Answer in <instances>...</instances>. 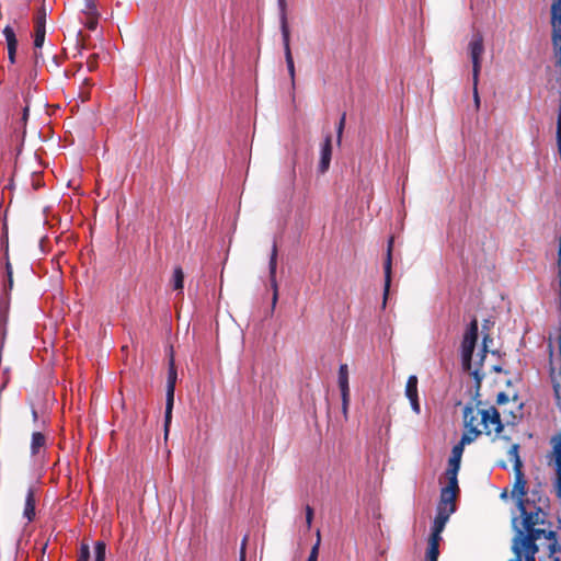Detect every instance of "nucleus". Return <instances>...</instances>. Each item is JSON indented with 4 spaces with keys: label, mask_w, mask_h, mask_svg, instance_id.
<instances>
[{
    "label": "nucleus",
    "mask_w": 561,
    "mask_h": 561,
    "mask_svg": "<svg viewBox=\"0 0 561 561\" xmlns=\"http://www.w3.org/2000/svg\"><path fill=\"white\" fill-rule=\"evenodd\" d=\"M546 511L529 513L524 519L512 517V538L511 550L514 554L508 561H536V554L539 552L537 540L541 537L549 541L548 551L553 556L561 551L557 533L546 529L545 526L550 523L547 519Z\"/></svg>",
    "instance_id": "1"
},
{
    "label": "nucleus",
    "mask_w": 561,
    "mask_h": 561,
    "mask_svg": "<svg viewBox=\"0 0 561 561\" xmlns=\"http://www.w3.org/2000/svg\"><path fill=\"white\" fill-rule=\"evenodd\" d=\"M465 432H473L476 439L479 435L494 434L496 437L503 431L501 414L494 407L481 408L480 402L476 405H466L463 409Z\"/></svg>",
    "instance_id": "2"
},
{
    "label": "nucleus",
    "mask_w": 561,
    "mask_h": 561,
    "mask_svg": "<svg viewBox=\"0 0 561 561\" xmlns=\"http://www.w3.org/2000/svg\"><path fill=\"white\" fill-rule=\"evenodd\" d=\"M478 339V321L473 319L467 329L463 340L461 343V358L462 366L469 374L474 378L479 386L484 377V373L481 371L485 354H486V337L483 340V347L477 354L473 353L476 342Z\"/></svg>",
    "instance_id": "3"
},
{
    "label": "nucleus",
    "mask_w": 561,
    "mask_h": 561,
    "mask_svg": "<svg viewBox=\"0 0 561 561\" xmlns=\"http://www.w3.org/2000/svg\"><path fill=\"white\" fill-rule=\"evenodd\" d=\"M516 471V480L512 489V496L516 499V505L519 512V516H516L518 519H524L529 513H534L537 511H545L541 506H537L529 501V499H524L525 495V485L526 482L523 478L520 468Z\"/></svg>",
    "instance_id": "4"
},
{
    "label": "nucleus",
    "mask_w": 561,
    "mask_h": 561,
    "mask_svg": "<svg viewBox=\"0 0 561 561\" xmlns=\"http://www.w3.org/2000/svg\"><path fill=\"white\" fill-rule=\"evenodd\" d=\"M468 54L472 62V80L479 83L482 56L484 54L483 35L481 32L477 31L472 34L468 44Z\"/></svg>",
    "instance_id": "5"
},
{
    "label": "nucleus",
    "mask_w": 561,
    "mask_h": 561,
    "mask_svg": "<svg viewBox=\"0 0 561 561\" xmlns=\"http://www.w3.org/2000/svg\"><path fill=\"white\" fill-rule=\"evenodd\" d=\"M176 377H178V375H176V370L174 367V362H173V358H171L170 367H169V371H168L167 393H165V415H164L165 435L168 434L169 426L171 423V417H172Z\"/></svg>",
    "instance_id": "6"
},
{
    "label": "nucleus",
    "mask_w": 561,
    "mask_h": 561,
    "mask_svg": "<svg viewBox=\"0 0 561 561\" xmlns=\"http://www.w3.org/2000/svg\"><path fill=\"white\" fill-rule=\"evenodd\" d=\"M552 42L556 55L561 59V0H557L551 5Z\"/></svg>",
    "instance_id": "7"
},
{
    "label": "nucleus",
    "mask_w": 561,
    "mask_h": 561,
    "mask_svg": "<svg viewBox=\"0 0 561 561\" xmlns=\"http://www.w3.org/2000/svg\"><path fill=\"white\" fill-rule=\"evenodd\" d=\"M458 488L445 486L440 491V499L437 506V511H444L454 513L456 510L455 501L457 496Z\"/></svg>",
    "instance_id": "8"
},
{
    "label": "nucleus",
    "mask_w": 561,
    "mask_h": 561,
    "mask_svg": "<svg viewBox=\"0 0 561 561\" xmlns=\"http://www.w3.org/2000/svg\"><path fill=\"white\" fill-rule=\"evenodd\" d=\"M392 243H393V240L390 239V241L388 243V249H387V257H386L385 266H383V268H385V287H383V301H382L383 308L386 307V302H387V298H388L390 285H391Z\"/></svg>",
    "instance_id": "9"
},
{
    "label": "nucleus",
    "mask_w": 561,
    "mask_h": 561,
    "mask_svg": "<svg viewBox=\"0 0 561 561\" xmlns=\"http://www.w3.org/2000/svg\"><path fill=\"white\" fill-rule=\"evenodd\" d=\"M333 152L332 142H323L320 149L319 173L323 174L329 170Z\"/></svg>",
    "instance_id": "10"
},
{
    "label": "nucleus",
    "mask_w": 561,
    "mask_h": 561,
    "mask_svg": "<svg viewBox=\"0 0 561 561\" xmlns=\"http://www.w3.org/2000/svg\"><path fill=\"white\" fill-rule=\"evenodd\" d=\"M4 37L8 44V56L11 64L15 62V54L18 48V39L11 26H5L3 30Z\"/></svg>",
    "instance_id": "11"
},
{
    "label": "nucleus",
    "mask_w": 561,
    "mask_h": 561,
    "mask_svg": "<svg viewBox=\"0 0 561 561\" xmlns=\"http://www.w3.org/2000/svg\"><path fill=\"white\" fill-rule=\"evenodd\" d=\"M337 382L341 391V399L350 398L348 367L346 364L340 365Z\"/></svg>",
    "instance_id": "12"
},
{
    "label": "nucleus",
    "mask_w": 561,
    "mask_h": 561,
    "mask_svg": "<svg viewBox=\"0 0 561 561\" xmlns=\"http://www.w3.org/2000/svg\"><path fill=\"white\" fill-rule=\"evenodd\" d=\"M23 515L28 522H31L35 516V495L32 488L28 489L26 494Z\"/></svg>",
    "instance_id": "13"
},
{
    "label": "nucleus",
    "mask_w": 561,
    "mask_h": 561,
    "mask_svg": "<svg viewBox=\"0 0 561 561\" xmlns=\"http://www.w3.org/2000/svg\"><path fill=\"white\" fill-rule=\"evenodd\" d=\"M474 440H476V434L473 432L463 433L459 444L454 446V448L451 450V456H457V457L461 458L465 446L468 444H471Z\"/></svg>",
    "instance_id": "14"
},
{
    "label": "nucleus",
    "mask_w": 561,
    "mask_h": 561,
    "mask_svg": "<svg viewBox=\"0 0 561 561\" xmlns=\"http://www.w3.org/2000/svg\"><path fill=\"white\" fill-rule=\"evenodd\" d=\"M46 444V438L41 432H34L31 442V454L36 456Z\"/></svg>",
    "instance_id": "15"
},
{
    "label": "nucleus",
    "mask_w": 561,
    "mask_h": 561,
    "mask_svg": "<svg viewBox=\"0 0 561 561\" xmlns=\"http://www.w3.org/2000/svg\"><path fill=\"white\" fill-rule=\"evenodd\" d=\"M405 397L411 400L413 398L419 397L417 392V377L415 375H411L405 383V390H404Z\"/></svg>",
    "instance_id": "16"
},
{
    "label": "nucleus",
    "mask_w": 561,
    "mask_h": 561,
    "mask_svg": "<svg viewBox=\"0 0 561 561\" xmlns=\"http://www.w3.org/2000/svg\"><path fill=\"white\" fill-rule=\"evenodd\" d=\"M451 513L444 512V511H437V515L434 519L433 524V530H436V533H442L445 528L446 523L448 522Z\"/></svg>",
    "instance_id": "17"
},
{
    "label": "nucleus",
    "mask_w": 561,
    "mask_h": 561,
    "mask_svg": "<svg viewBox=\"0 0 561 561\" xmlns=\"http://www.w3.org/2000/svg\"><path fill=\"white\" fill-rule=\"evenodd\" d=\"M280 31H282V37H283L284 54L291 53V50H290V32H289L287 20L283 19V22H280Z\"/></svg>",
    "instance_id": "18"
},
{
    "label": "nucleus",
    "mask_w": 561,
    "mask_h": 561,
    "mask_svg": "<svg viewBox=\"0 0 561 561\" xmlns=\"http://www.w3.org/2000/svg\"><path fill=\"white\" fill-rule=\"evenodd\" d=\"M184 274L181 267L174 268L172 276V286L175 290L183 289Z\"/></svg>",
    "instance_id": "19"
},
{
    "label": "nucleus",
    "mask_w": 561,
    "mask_h": 561,
    "mask_svg": "<svg viewBox=\"0 0 561 561\" xmlns=\"http://www.w3.org/2000/svg\"><path fill=\"white\" fill-rule=\"evenodd\" d=\"M27 118H28V105H26L23 108L22 117L20 119L21 126L19 128L18 127L15 128V131L16 133L19 131L18 137H21L22 139H25L27 136L26 129H25V124H26Z\"/></svg>",
    "instance_id": "20"
},
{
    "label": "nucleus",
    "mask_w": 561,
    "mask_h": 561,
    "mask_svg": "<svg viewBox=\"0 0 561 561\" xmlns=\"http://www.w3.org/2000/svg\"><path fill=\"white\" fill-rule=\"evenodd\" d=\"M45 34H46V28H43L42 25H38L37 27L34 28V47L36 49L43 47V44L45 41Z\"/></svg>",
    "instance_id": "21"
},
{
    "label": "nucleus",
    "mask_w": 561,
    "mask_h": 561,
    "mask_svg": "<svg viewBox=\"0 0 561 561\" xmlns=\"http://www.w3.org/2000/svg\"><path fill=\"white\" fill-rule=\"evenodd\" d=\"M276 267H277V247L274 243L272 247V252H271L270 262H268L270 277L276 276Z\"/></svg>",
    "instance_id": "22"
},
{
    "label": "nucleus",
    "mask_w": 561,
    "mask_h": 561,
    "mask_svg": "<svg viewBox=\"0 0 561 561\" xmlns=\"http://www.w3.org/2000/svg\"><path fill=\"white\" fill-rule=\"evenodd\" d=\"M550 377H551V381H552L554 393L559 398V393H560V389H561V382H560V380H561V369L552 368Z\"/></svg>",
    "instance_id": "23"
},
{
    "label": "nucleus",
    "mask_w": 561,
    "mask_h": 561,
    "mask_svg": "<svg viewBox=\"0 0 561 561\" xmlns=\"http://www.w3.org/2000/svg\"><path fill=\"white\" fill-rule=\"evenodd\" d=\"M519 446L517 444H513L508 450L510 459L514 462V469L518 470L522 467V461L518 455Z\"/></svg>",
    "instance_id": "24"
},
{
    "label": "nucleus",
    "mask_w": 561,
    "mask_h": 561,
    "mask_svg": "<svg viewBox=\"0 0 561 561\" xmlns=\"http://www.w3.org/2000/svg\"><path fill=\"white\" fill-rule=\"evenodd\" d=\"M285 60L290 77L291 87L295 88V64L291 53L285 54Z\"/></svg>",
    "instance_id": "25"
},
{
    "label": "nucleus",
    "mask_w": 561,
    "mask_h": 561,
    "mask_svg": "<svg viewBox=\"0 0 561 561\" xmlns=\"http://www.w3.org/2000/svg\"><path fill=\"white\" fill-rule=\"evenodd\" d=\"M458 471H459V469L448 467V469L446 470V477L448 479L447 486L458 488V480H457Z\"/></svg>",
    "instance_id": "26"
},
{
    "label": "nucleus",
    "mask_w": 561,
    "mask_h": 561,
    "mask_svg": "<svg viewBox=\"0 0 561 561\" xmlns=\"http://www.w3.org/2000/svg\"><path fill=\"white\" fill-rule=\"evenodd\" d=\"M106 546L103 541H98L94 547L95 560L105 561Z\"/></svg>",
    "instance_id": "27"
},
{
    "label": "nucleus",
    "mask_w": 561,
    "mask_h": 561,
    "mask_svg": "<svg viewBox=\"0 0 561 561\" xmlns=\"http://www.w3.org/2000/svg\"><path fill=\"white\" fill-rule=\"evenodd\" d=\"M439 554L438 546L435 543H428L426 559L427 561H437Z\"/></svg>",
    "instance_id": "28"
},
{
    "label": "nucleus",
    "mask_w": 561,
    "mask_h": 561,
    "mask_svg": "<svg viewBox=\"0 0 561 561\" xmlns=\"http://www.w3.org/2000/svg\"><path fill=\"white\" fill-rule=\"evenodd\" d=\"M53 129L46 125L36 134V136L43 140H49L53 137ZM31 137H35V135H31Z\"/></svg>",
    "instance_id": "29"
},
{
    "label": "nucleus",
    "mask_w": 561,
    "mask_h": 561,
    "mask_svg": "<svg viewBox=\"0 0 561 561\" xmlns=\"http://www.w3.org/2000/svg\"><path fill=\"white\" fill-rule=\"evenodd\" d=\"M278 9H279V22L287 20V3L286 0H278Z\"/></svg>",
    "instance_id": "30"
},
{
    "label": "nucleus",
    "mask_w": 561,
    "mask_h": 561,
    "mask_svg": "<svg viewBox=\"0 0 561 561\" xmlns=\"http://www.w3.org/2000/svg\"><path fill=\"white\" fill-rule=\"evenodd\" d=\"M90 560V548L88 545H82L80 548V556L77 561H89Z\"/></svg>",
    "instance_id": "31"
},
{
    "label": "nucleus",
    "mask_w": 561,
    "mask_h": 561,
    "mask_svg": "<svg viewBox=\"0 0 561 561\" xmlns=\"http://www.w3.org/2000/svg\"><path fill=\"white\" fill-rule=\"evenodd\" d=\"M320 540L318 539L311 548L310 554L307 561H318Z\"/></svg>",
    "instance_id": "32"
},
{
    "label": "nucleus",
    "mask_w": 561,
    "mask_h": 561,
    "mask_svg": "<svg viewBox=\"0 0 561 561\" xmlns=\"http://www.w3.org/2000/svg\"><path fill=\"white\" fill-rule=\"evenodd\" d=\"M85 1V10L84 13L87 15L96 14V5L94 0H84Z\"/></svg>",
    "instance_id": "33"
},
{
    "label": "nucleus",
    "mask_w": 561,
    "mask_h": 561,
    "mask_svg": "<svg viewBox=\"0 0 561 561\" xmlns=\"http://www.w3.org/2000/svg\"><path fill=\"white\" fill-rule=\"evenodd\" d=\"M472 84H473V103H474V107L476 110L478 111L480 108V96H479V92H478V83H476V81L472 80Z\"/></svg>",
    "instance_id": "34"
},
{
    "label": "nucleus",
    "mask_w": 561,
    "mask_h": 561,
    "mask_svg": "<svg viewBox=\"0 0 561 561\" xmlns=\"http://www.w3.org/2000/svg\"><path fill=\"white\" fill-rule=\"evenodd\" d=\"M87 22H85V25L90 28V30H95L96 25H98V14H92V15H87Z\"/></svg>",
    "instance_id": "35"
},
{
    "label": "nucleus",
    "mask_w": 561,
    "mask_h": 561,
    "mask_svg": "<svg viewBox=\"0 0 561 561\" xmlns=\"http://www.w3.org/2000/svg\"><path fill=\"white\" fill-rule=\"evenodd\" d=\"M45 18H46V13H45V11H44V10H42V11L37 14V16H36V19H35V25H34V28H35V27H37L38 25H42V26H43V28H45V22H46V21H45Z\"/></svg>",
    "instance_id": "36"
},
{
    "label": "nucleus",
    "mask_w": 561,
    "mask_h": 561,
    "mask_svg": "<svg viewBox=\"0 0 561 561\" xmlns=\"http://www.w3.org/2000/svg\"><path fill=\"white\" fill-rule=\"evenodd\" d=\"M409 401H410L412 411L415 414H420L421 413V405H420V402H419V397L417 398H413V399H411Z\"/></svg>",
    "instance_id": "37"
},
{
    "label": "nucleus",
    "mask_w": 561,
    "mask_h": 561,
    "mask_svg": "<svg viewBox=\"0 0 561 561\" xmlns=\"http://www.w3.org/2000/svg\"><path fill=\"white\" fill-rule=\"evenodd\" d=\"M460 460H461V458H460V457L451 456V457L449 458V461H448V467H449V468H456V469H459V468H460Z\"/></svg>",
    "instance_id": "38"
},
{
    "label": "nucleus",
    "mask_w": 561,
    "mask_h": 561,
    "mask_svg": "<svg viewBox=\"0 0 561 561\" xmlns=\"http://www.w3.org/2000/svg\"><path fill=\"white\" fill-rule=\"evenodd\" d=\"M312 518H313V510L310 506H307L306 507V523H307L308 528L311 526Z\"/></svg>",
    "instance_id": "39"
},
{
    "label": "nucleus",
    "mask_w": 561,
    "mask_h": 561,
    "mask_svg": "<svg viewBox=\"0 0 561 561\" xmlns=\"http://www.w3.org/2000/svg\"><path fill=\"white\" fill-rule=\"evenodd\" d=\"M348 405H350V398L342 399V413L345 419H347Z\"/></svg>",
    "instance_id": "40"
},
{
    "label": "nucleus",
    "mask_w": 561,
    "mask_h": 561,
    "mask_svg": "<svg viewBox=\"0 0 561 561\" xmlns=\"http://www.w3.org/2000/svg\"><path fill=\"white\" fill-rule=\"evenodd\" d=\"M439 540H440V533H436V530L432 529V535H431L428 543H435V546H438Z\"/></svg>",
    "instance_id": "41"
},
{
    "label": "nucleus",
    "mask_w": 561,
    "mask_h": 561,
    "mask_svg": "<svg viewBox=\"0 0 561 561\" xmlns=\"http://www.w3.org/2000/svg\"><path fill=\"white\" fill-rule=\"evenodd\" d=\"M248 536H245L241 542L240 548V560L239 561H245V546H247Z\"/></svg>",
    "instance_id": "42"
},
{
    "label": "nucleus",
    "mask_w": 561,
    "mask_h": 561,
    "mask_svg": "<svg viewBox=\"0 0 561 561\" xmlns=\"http://www.w3.org/2000/svg\"><path fill=\"white\" fill-rule=\"evenodd\" d=\"M270 285H271L273 293H278V284L276 280V276L270 277Z\"/></svg>",
    "instance_id": "43"
},
{
    "label": "nucleus",
    "mask_w": 561,
    "mask_h": 561,
    "mask_svg": "<svg viewBox=\"0 0 561 561\" xmlns=\"http://www.w3.org/2000/svg\"><path fill=\"white\" fill-rule=\"evenodd\" d=\"M557 140H561V114L558 116Z\"/></svg>",
    "instance_id": "44"
},
{
    "label": "nucleus",
    "mask_w": 561,
    "mask_h": 561,
    "mask_svg": "<svg viewBox=\"0 0 561 561\" xmlns=\"http://www.w3.org/2000/svg\"><path fill=\"white\" fill-rule=\"evenodd\" d=\"M344 122H345V116L343 115L341 121H340L339 129H337V137H339V139L342 136V129H343V126H344Z\"/></svg>",
    "instance_id": "45"
},
{
    "label": "nucleus",
    "mask_w": 561,
    "mask_h": 561,
    "mask_svg": "<svg viewBox=\"0 0 561 561\" xmlns=\"http://www.w3.org/2000/svg\"><path fill=\"white\" fill-rule=\"evenodd\" d=\"M506 401H507V396H506L505 393H503V392L499 393V396H497V402H499L500 404H502V403H504V402H506Z\"/></svg>",
    "instance_id": "46"
},
{
    "label": "nucleus",
    "mask_w": 561,
    "mask_h": 561,
    "mask_svg": "<svg viewBox=\"0 0 561 561\" xmlns=\"http://www.w3.org/2000/svg\"><path fill=\"white\" fill-rule=\"evenodd\" d=\"M277 300H278V293H273V297H272V310H274V309H275L276 304H277Z\"/></svg>",
    "instance_id": "47"
},
{
    "label": "nucleus",
    "mask_w": 561,
    "mask_h": 561,
    "mask_svg": "<svg viewBox=\"0 0 561 561\" xmlns=\"http://www.w3.org/2000/svg\"><path fill=\"white\" fill-rule=\"evenodd\" d=\"M7 274H8V277L12 276V267H11V264L9 262L7 263Z\"/></svg>",
    "instance_id": "48"
},
{
    "label": "nucleus",
    "mask_w": 561,
    "mask_h": 561,
    "mask_svg": "<svg viewBox=\"0 0 561 561\" xmlns=\"http://www.w3.org/2000/svg\"><path fill=\"white\" fill-rule=\"evenodd\" d=\"M8 283H9V287L11 288V287H12V284H13L12 276H11V277H8Z\"/></svg>",
    "instance_id": "49"
},
{
    "label": "nucleus",
    "mask_w": 561,
    "mask_h": 561,
    "mask_svg": "<svg viewBox=\"0 0 561 561\" xmlns=\"http://www.w3.org/2000/svg\"><path fill=\"white\" fill-rule=\"evenodd\" d=\"M316 538L317 540L319 539L321 541V537H320V530H317V535H316Z\"/></svg>",
    "instance_id": "50"
},
{
    "label": "nucleus",
    "mask_w": 561,
    "mask_h": 561,
    "mask_svg": "<svg viewBox=\"0 0 561 561\" xmlns=\"http://www.w3.org/2000/svg\"><path fill=\"white\" fill-rule=\"evenodd\" d=\"M510 413L512 414V417H513V421H512V422H514L518 416H517V415H515V414H513V412H512V411H510Z\"/></svg>",
    "instance_id": "51"
},
{
    "label": "nucleus",
    "mask_w": 561,
    "mask_h": 561,
    "mask_svg": "<svg viewBox=\"0 0 561 561\" xmlns=\"http://www.w3.org/2000/svg\"><path fill=\"white\" fill-rule=\"evenodd\" d=\"M88 66H89V69L91 70V69H93L94 64L93 62H88Z\"/></svg>",
    "instance_id": "52"
},
{
    "label": "nucleus",
    "mask_w": 561,
    "mask_h": 561,
    "mask_svg": "<svg viewBox=\"0 0 561 561\" xmlns=\"http://www.w3.org/2000/svg\"><path fill=\"white\" fill-rule=\"evenodd\" d=\"M32 414H33V417H34V419H36V417H37V413H36V411H35V410H33Z\"/></svg>",
    "instance_id": "53"
},
{
    "label": "nucleus",
    "mask_w": 561,
    "mask_h": 561,
    "mask_svg": "<svg viewBox=\"0 0 561 561\" xmlns=\"http://www.w3.org/2000/svg\"><path fill=\"white\" fill-rule=\"evenodd\" d=\"M556 561H559V559H557Z\"/></svg>",
    "instance_id": "54"
}]
</instances>
